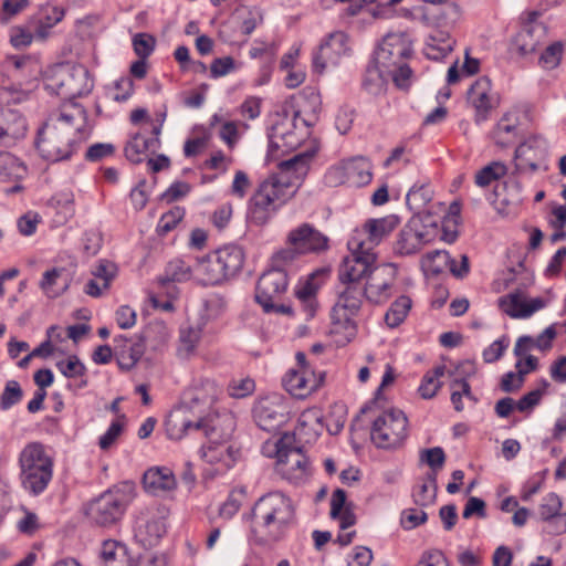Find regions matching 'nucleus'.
<instances>
[{
    "label": "nucleus",
    "mask_w": 566,
    "mask_h": 566,
    "mask_svg": "<svg viewBox=\"0 0 566 566\" xmlns=\"http://www.w3.org/2000/svg\"><path fill=\"white\" fill-rule=\"evenodd\" d=\"M408 437V418L397 408L381 410L370 429L371 442L379 449L399 448Z\"/></svg>",
    "instance_id": "9d476101"
},
{
    "label": "nucleus",
    "mask_w": 566,
    "mask_h": 566,
    "mask_svg": "<svg viewBox=\"0 0 566 566\" xmlns=\"http://www.w3.org/2000/svg\"><path fill=\"white\" fill-rule=\"evenodd\" d=\"M543 389H535L526 395H524L517 402L516 409L521 412L531 411L535 406H537L542 399V396L548 388L549 384L544 379L542 381Z\"/></svg>",
    "instance_id": "e2e57ef3"
},
{
    "label": "nucleus",
    "mask_w": 566,
    "mask_h": 566,
    "mask_svg": "<svg viewBox=\"0 0 566 566\" xmlns=\"http://www.w3.org/2000/svg\"><path fill=\"white\" fill-rule=\"evenodd\" d=\"M321 284L317 282V274L312 273L305 281H300L294 294L303 306L308 318H312L317 308L316 293Z\"/></svg>",
    "instance_id": "f704fd0d"
},
{
    "label": "nucleus",
    "mask_w": 566,
    "mask_h": 566,
    "mask_svg": "<svg viewBox=\"0 0 566 566\" xmlns=\"http://www.w3.org/2000/svg\"><path fill=\"white\" fill-rule=\"evenodd\" d=\"M505 174L506 166L502 163L493 161L476 172L475 184L480 187H486Z\"/></svg>",
    "instance_id": "3c124183"
},
{
    "label": "nucleus",
    "mask_w": 566,
    "mask_h": 566,
    "mask_svg": "<svg viewBox=\"0 0 566 566\" xmlns=\"http://www.w3.org/2000/svg\"><path fill=\"white\" fill-rule=\"evenodd\" d=\"M444 374L446 366L439 365L423 375L418 388V391L423 399H431L437 395L438 390L442 386L440 378L443 377Z\"/></svg>",
    "instance_id": "c03bdc74"
},
{
    "label": "nucleus",
    "mask_w": 566,
    "mask_h": 566,
    "mask_svg": "<svg viewBox=\"0 0 566 566\" xmlns=\"http://www.w3.org/2000/svg\"><path fill=\"white\" fill-rule=\"evenodd\" d=\"M25 171V167L14 156L4 153L0 154V179H10L20 177Z\"/></svg>",
    "instance_id": "864d4df0"
},
{
    "label": "nucleus",
    "mask_w": 566,
    "mask_h": 566,
    "mask_svg": "<svg viewBox=\"0 0 566 566\" xmlns=\"http://www.w3.org/2000/svg\"><path fill=\"white\" fill-rule=\"evenodd\" d=\"M329 239L311 223H302L292 229L286 244L294 245L304 254L325 252L329 248Z\"/></svg>",
    "instance_id": "412c9836"
},
{
    "label": "nucleus",
    "mask_w": 566,
    "mask_h": 566,
    "mask_svg": "<svg viewBox=\"0 0 566 566\" xmlns=\"http://www.w3.org/2000/svg\"><path fill=\"white\" fill-rule=\"evenodd\" d=\"M437 226H427L418 216L412 217L399 231L394 251L400 256L418 253L424 245L434 240Z\"/></svg>",
    "instance_id": "ddd939ff"
},
{
    "label": "nucleus",
    "mask_w": 566,
    "mask_h": 566,
    "mask_svg": "<svg viewBox=\"0 0 566 566\" xmlns=\"http://www.w3.org/2000/svg\"><path fill=\"white\" fill-rule=\"evenodd\" d=\"M545 151L546 142L538 136L531 137L518 145L515 149L513 175L536 171L538 169V161L544 157Z\"/></svg>",
    "instance_id": "393cba45"
},
{
    "label": "nucleus",
    "mask_w": 566,
    "mask_h": 566,
    "mask_svg": "<svg viewBox=\"0 0 566 566\" xmlns=\"http://www.w3.org/2000/svg\"><path fill=\"white\" fill-rule=\"evenodd\" d=\"M23 398V390L17 380H8L0 396V409L9 410Z\"/></svg>",
    "instance_id": "09e8293b"
},
{
    "label": "nucleus",
    "mask_w": 566,
    "mask_h": 566,
    "mask_svg": "<svg viewBox=\"0 0 566 566\" xmlns=\"http://www.w3.org/2000/svg\"><path fill=\"white\" fill-rule=\"evenodd\" d=\"M64 9L53 2L42 4L39 10L29 19V24L34 31L35 39L44 41L49 38L50 31L64 18Z\"/></svg>",
    "instance_id": "a878e982"
},
{
    "label": "nucleus",
    "mask_w": 566,
    "mask_h": 566,
    "mask_svg": "<svg viewBox=\"0 0 566 566\" xmlns=\"http://www.w3.org/2000/svg\"><path fill=\"white\" fill-rule=\"evenodd\" d=\"M146 491L159 495L176 489L177 481L171 469L167 467H154L148 469L143 476Z\"/></svg>",
    "instance_id": "c85d7f7f"
},
{
    "label": "nucleus",
    "mask_w": 566,
    "mask_h": 566,
    "mask_svg": "<svg viewBox=\"0 0 566 566\" xmlns=\"http://www.w3.org/2000/svg\"><path fill=\"white\" fill-rule=\"evenodd\" d=\"M538 12L528 13V19L524 22L513 40V50L520 55L534 53L537 46L546 36V28L538 22Z\"/></svg>",
    "instance_id": "5701e85b"
},
{
    "label": "nucleus",
    "mask_w": 566,
    "mask_h": 566,
    "mask_svg": "<svg viewBox=\"0 0 566 566\" xmlns=\"http://www.w3.org/2000/svg\"><path fill=\"white\" fill-rule=\"evenodd\" d=\"M420 6L415 8V19L434 28L451 29L460 19L459 7L450 0H419Z\"/></svg>",
    "instance_id": "2eb2a0df"
},
{
    "label": "nucleus",
    "mask_w": 566,
    "mask_h": 566,
    "mask_svg": "<svg viewBox=\"0 0 566 566\" xmlns=\"http://www.w3.org/2000/svg\"><path fill=\"white\" fill-rule=\"evenodd\" d=\"M563 45L559 42L548 45L539 57V63L545 69L556 67L562 59Z\"/></svg>",
    "instance_id": "774afa93"
},
{
    "label": "nucleus",
    "mask_w": 566,
    "mask_h": 566,
    "mask_svg": "<svg viewBox=\"0 0 566 566\" xmlns=\"http://www.w3.org/2000/svg\"><path fill=\"white\" fill-rule=\"evenodd\" d=\"M451 265H453V259L446 250H434L428 252L421 259V266L423 271L432 275H438L446 270L451 272Z\"/></svg>",
    "instance_id": "ea45409f"
},
{
    "label": "nucleus",
    "mask_w": 566,
    "mask_h": 566,
    "mask_svg": "<svg viewBox=\"0 0 566 566\" xmlns=\"http://www.w3.org/2000/svg\"><path fill=\"white\" fill-rule=\"evenodd\" d=\"M468 103L474 108V120L481 124L489 119L490 113L500 105L499 96L492 92L491 81L486 76L478 78L468 91Z\"/></svg>",
    "instance_id": "aec40b11"
},
{
    "label": "nucleus",
    "mask_w": 566,
    "mask_h": 566,
    "mask_svg": "<svg viewBox=\"0 0 566 566\" xmlns=\"http://www.w3.org/2000/svg\"><path fill=\"white\" fill-rule=\"evenodd\" d=\"M289 276L286 269L271 266L259 277L255 289V301L266 314L291 315L290 305L281 304L280 300L287 291Z\"/></svg>",
    "instance_id": "1a4fd4ad"
},
{
    "label": "nucleus",
    "mask_w": 566,
    "mask_h": 566,
    "mask_svg": "<svg viewBox=\"0 0 566 566\" xmlns=\"http://www.w3.org/2000/svg\"><path fill=\"white\" fill-rule=\"evenodd\" d=\"M273 447L276 458V472L286 481L300 484L310 475V464L302 448L295 446V436L284 433L275 442L266 441L262 448L263 454H270L266 449Z\"/></svg>",
    "instance_id": "6e6552de"
},
{
    "label": "nucleus",
    "mask_w": 566,
    "mask_h": 566,
    "mask_svg": "<svg viewBox=\"0 0 566 566\" xmlns=\"http://www.w3.org/2000/svg\"><path fill=\"white\" fill-rule=\"evenodd\" d=\"M28 130L25 117L19 109L0 107V146L13 147L22 140Z\"/></svg>",
    "instance_id": "b1692460"
},
{
    "label": "nucleus",
    "mask_w": 566,
    "mask_h": 566,
    "mask_svg": "<svg viewBox=\"0 0 566 566\" xmlns=\"http://www.w3.org/2000/svg\"><path fill=\"white\" fill-rule=\"evenodd\" d=\"M500 306L505 314L513 318H526L545 306L541 297L526 301L521 293H511L500 298Z\"/></svg>",
    "instance_id": "bb28decb"
},
{
    "label": "nucleus",
    "mask_w": 566,
    "mask_h": 566,
    "mask_svg": "<svg viewBox=\"0 0 566 566\" xmlns=\"http://www.w3.org/2000/svg\"><path fill=\"white\" fill-rule=\"evenodd\" d=\"M437 488L436 474H428L427 481L422 482L413 490L412 496L415 503L422 507L431 505L436 500Z\"/></svg>",
    "instance_id": "de8ad7c7"
},
{
    "label": "nucleus",
    "mask_w": 566,
    "mask_h": 566,
    "mask_svg": "<svg viewBox=\"0 0 566 566\" xmlns=\"http://www.w3.org/2000/svg\"><path fill=\"white\" fill-rule=\"evenodd\" d=\"M185 210L180 207H175L168 212L164 213L157 224V232L161 235L167 234L176 228L182 220Z\"/></svg>",
    "instance_id": "4d7b16f0"
},
{
    "label": "nucleus",
    "mask_w": 566,
    "mask_h": 566,
    "mask_svg": "<svg viewBox=\"0 0 566 566\" xmlns=\"http://www.w3.org/2000/svg\"><path fill=\"white\" fill-rule=\"evenodd\" d=\"M71 284V277L64 268L46 270L39 282V287L49 298H56L64 294Z\"/></svg>",
    "instance_id": "2f4dec72"
},
{
    "label": "nucleus",
    "mask_w": 566,
    "mask_h": 566,
    "mask_svg": "<svg viewBox=\"0 0 566 566\" xmlns=\"http://www.w3.org/2000/svg\"><path fill=\"white\" fill-rule=\"evenodd\" d=\"M235 427L234 417L230 412L211 411L195 418L190 430H201L208 440L202 447L203 458L209 463L223 462L230 467L234 461L231 448L224 443L231 438Z\"/></svg>",
    "instance_id": "423d86ee"
},
{
    "label": "nucleus",
    "mask_w": 566,
    "mask_h": 566,
    "mask_svg": "<svg viewBox=\"0 0 566 566\" xmlns=\"http://www.w3.org/2000/svg\"><path fill=\"white\" fill-rule=\"evenodd\" d=\"M168 510L161 505L143 509L135 526V538L143 547L149 548L157 545L166 533V517Z\"/></svg>",
    "instance_id": "4468645a"
},
{
    "label": "nucleus",
    "mask_w": 566,
    "mask_h": 566,
    "mask_svg": "<svg viewBox=\"0 0 566 566\" xmlns=\"http://www.w3.org/2000/svg\"><path fill=\"white\" fill-rule=\"evenodd\" d=\"M161 146L160 138L153 135V137H145L143 134H135L125 146L126 158L134 163L139 164L143 161V156L147 153L155 154Z\"/></svg>",
    "instance_id": "72a5a7b5"
},
{
    "label": "nucleus",
    "mask_w": 566,
    "mask_h": 566,
    "mask_svg": "<svg viewBox=\"0 0 566 566\" xmlns=\"http://www.w3.org/2000/svg\"><path fill=\"white\" fill-rule=\"evenodd\" d=\"M296 522L293 500L281 491L269 492L252 507L249 539L256 546H273L287 536Z\"/></svg>",
    "instance_id": "20e7f679"
},
{
    "label": "nucleus",
    "mask_w": 566,
    "mask_h": 566,
    "mask_svg": "<svg viewBox=\"0 0 566 566\" xmlns=\"http://www.w3.org/2000/svg\"><path fill=\"white\" fill-rule=\"evenodd\" d=\"M206 322L192 323L188 321L179 329L178 356L188 358L197 348Z\"/></svg>",
    "instance_id": "c9c22d12"
},
{
    "label": "nucleus",
    "mask_w": 566,
    "mask_h": 566,
    "mask_svg": "<svg viewBox=\"0 0 566 566\" xmlns=\"http://www.w3.org/2000/svg\"><path fill=\"white\" fill-rule=\"evenodd\" d=\"M252 417L260 429L272 432L290 420V407L282 395L270 394L254 402Z\"/></svg>",
    "instance_id": "f8f14e48"
},
{
    "label": "nucleus",
    "mask_w": 566,
    "mask_h": 566,
    "mask_svg": "<svg viewBox=\"0 0 566 566\" xmlns=\"http://www.w3.org/2000/svg\"><path fill=\"white\" fill-rule=\"evenodd\" d=\"M349 182L356 186H364L371 180V164L365 157H355L344 160Z\"/></svg>",
    "instance_id": "58836bf2"
},
{
    "label": "nucleus",
    "mask_w": 566,
    "mask_h": 566,
    "mask_svg": "<svg viewBox=\"0 0 566 566\" xmlns=\"http://www.w3.org/2000/svg\"><path fill=\"white\" fill-rule=\"evenodd\" d=\"M398 217L390 214L378 219H368L360 229H355L350 237L354 249L367 248L374 251L398 226Z\"/></svg>",
    "instance_id": "f3484780"
},
{
    "label": "nucleus",
    "mask_w": 566,
    "mask_h": 566,
    "mask_svg": "<svg viewBox=\"0 0 566 566\" xmlns=\"http://www.w3.org/2000/svg\"><path fill=\"white\" fill-rule=\"evenodd\" d=\"M411 53V41L406 33H389L382 39L374 60L386 71L401 65Z\"/></svg>",
    "instance_id": "a211bd4d"
},
{
    "label": "nucleus",
    "mask_w": 566,
    "mask_h": 566,
    "mask_svg": "<svg viewBox=\"0 0 566 566\" xmlns=\"http://www.w3.org/2000/svg\"><path fill=\"white\" fill-rule=\"evenodd\" d=\"M193 277V266L187 264L181 259L170 261L166 269L165 274L159 279L163 285L169 282H184Z\"/></svg>",
    "instance_id": "37998d69"
},
{
    "label": "nucleus",
    "mask_w": 566,
    "mask_h": 566,
    "mask_svg": "<svg viewBox=\"0 0 566 566\" xmlns=\"http://www.w3.org/2000/svg\"><path fill=\"white\" fill-rule=\"evenodd\" d=\"M398 269L392 263L377 265L364 283V300L374 304L387 302L396 291Z\"/></svg>",
    "instance_id": "dca6fc26"
},
{
    "label": "nucleus",
    "mask_w": 566,
    "mask_h": 566,
    "mask_svg": "<svg viewBox=\"0 0 566 566\" xmlns=\"http://www.w3.org/2000/svg\"><path fill=\"white\" fill-rule=\"evenodd\" d=\"M35 38L31 25H15L10 30V43L15 49L28 48Z\"/></svg>",
    "instance_id": "6e6d98bb"
},
{
    "label": "nucleus",
    "mask_w": 566,
    "mask_h": 566,
    "mask_svg": "<svg viewBox=\"0 0 566 566\" xmlns=\"http://www.w3.org/2000/svg\"><path fill=\"white\" fill-rule=\"evenodd\" d=\"M20 480L23 489L32 495L45 491L53 476V460L40 442L28 443L19 454Z\"/></svg>",
    "instance_id": "0eeeda50"
},
{
    "label": "nucleus",
    "mask_w": 566,
    "mask_h": 566,
    "mask_svg": "<svg viewBox=\"0 0 566 566\" xmlns=\"http://www.w3.org/2000/svg\"><path fill=\"white\" fill-rule=\"evenodd\" d=\"M124 420L125 416L122 415L119 419L113 421L108 427L107 431L103 436H101L98 446L102 450L109 449L118 439L124 429Z\"/></svg>",
    "instance_id": "69168bd1"
},
{
    "label": "nucleus",
    "mask_w": 566,
    "mask_h": 566,
    "mask_svg": "<svg viewBox=\"0 0 566 566\" xmlns=\"http://www.w3.org/2000/svg\"><path fill=\"white\" fill-rule=\"evenodd\" d=\"M214 254L228 279L241 271L245 259L241 247L235 244L224 245L214 251Z\"/></svg>",
    "instance_id": "e433bc0d"
},
{
    "label": "nucleus",
    "mask_w": 566,
    "mask_h": 566,
    "mask_svg": "<svg viewBox=\"0 0 566 566\" xmlns=\"http://www.w3.org/2000/svg\"><path fill=\"white\" fill-rule=\"evenodd\" d=\"M56 367L67 378L83 376L86 371L84 364L75 355L70 356L65 360L57 361Z\"/></svg>",
    "instance_id": "052dcab7"
},
{
    "label": "nucleus",
    "mask_w": 566,
    "mask_h": 566,
    "mask_svg": "<svg viewBox=\"0 0 566 566\" xmlns=\"http://www.w3.org/2000/svg\"><path fill=\"white\" fill-rule=\"evenodd\" d=\"M322 421L323 415L318 409H307L303 411L298 418L297 430L302 432L305 427H310L314 432H317L318 429L323 428Z\"/></svg>",
    "instance_id": "0e129e2a"
},
{
    "label": "nucleus",
    "mask_w": 566,
    "mask_h": 566,
    "mask_svg": "<svg viewBox=\"0 0 566 566\" xmlns=\"http://www.w3.org/2000/svg\"><path fill=\"white\" fill-rule=\"evenodd\" d=\"M563 503L560 497L551 492L542 499V503L538 506V515L543 521H549L560 514Z\"/></svg>",
    "instance_id": "603ef678"
},
{
    "label": "nucleus",
    "mask_w": 566,
    "mask_h": 566,
    "mask_svg": "<svg viewBox=\"0 0 566 566\" xmlns=\"http://www.w3.org/2000/svg\"><path fill=\"white\" fill-rule=\"evenodd\" d=\"M220 392L214 380L195 379L184 392L182 402L168 415L165 421L168 437L172 440L182 439L192 428L195 418L212 411Z\"/></svg>",
    "instance_id": "39448f33"
},
{
    "label": "nucleus",
    "mask_w": 566,
    "mask_h": 566,
    "mask_svg": "<svg viewBox=\"0 0 566 566\" xmlns=\"http://www.w3.org/2000/svg\"><path fill=\"white\" fill-rule=\"evenodd\" d=\"M86 120L87 113L77 103L64 104L52 113L35 140L41 156L51 161L69 159L85 139Z\"/></svg>",
    "instance_id": "7ed1b4c3"
},
{
    "label": "nucleus",
    "mask_w": 566,
    "mask_h": 566,
    "mask_svg": "<svg viewBox=\"0 0 566 566\" xmlns=\"http://www.w3.org/2000/svg\"><path fill=\"white\" fill-rule=\"evenodd\" d=\"M433 198L430 184H416L407 193L406 203L410 210L420 213Z\"/></svg>",
    "instance_id": "a19ab883"
},
{
    "label": "nucleus",
    "mask_w": 566,
    "mask_h": 566,
    "mask_svg": "<svg viewBox=\"0 0 566 566\" xmlns=\"http://www.w3.org/2000/svg\"><path fill=\"white\" fill-rule=\"evenodd\" d=\"M452 41L447 33L440 32L437 35H430L424 46V54L430 60H441L453 49Z\"/></svg>",
    "instance_id": "79ce46f5"
},
{
    "label": "nucleus",
    "mask_w": 566,
    "mask_h": 566,
    "mask_svg": "<svg viewBox=\"0 0 566 566\" xmlns=\"http://www.w3.org/2000/svg\"><path fill=\"white\" fill-rule=\"evenodd\" d=\"M155 44V38L147 33H138L133 39L134 51L140 59H147L153 53Z\"/></svg>",
    "instance_id": "338daca9"
},
{
    "label": "nucleus",
    "mask_w": 566,
    "mask_h": 566,
    "mask_svg": "<svg viewBox=\"0 0 566 566\" xmlns=\"http://www.w3.org/2000/svg\"><path fill=\"white\" fill-rule=\"evenodd\" d=\"M29 97L30 93L28 91L13 86L3 87L0 92V101L3 104L2 107H12L22 104L27 102Z\"/></svg>",
    "instance_id": "bf43d9fd"
},
{
    "label": "nucleus",
    "mask_w": 566,
    "mask_h": 566,
    "mask_svg": "<svg viewBox=\"0 0 566 566\" xmlns=\"http://www.w3.org/2000/svg\"><path fill=\"white\" fill-rule=\"evenodd\" d=\"M313 154L303 151L283 160L277 172L262 181L248 203V220L255 226H263L276 211L291 200L304 181L310 169Z\"/></svg>",
    "instance_id": "f03ea898"
},
{
    "label": "nucleus",
    "mask_w": 566,
    "mask_h": 566,
    "mask_svg": "<svg viewBox=\"0 0 566 566\" xmlns=\"http://www.w3.org/2000/svg\"><path fill=\"white\" fill-rule=\"evenodd\" d=\"M420 461L427 463L432 470V473L437 475V471L440 470L446 462V453L440 447L423 449L420 451Z\"/></svg>",
    "instance_id": "13d9d810"
},
{
    "label": "nucleus",
    "mask_w": 566,
    "mask_h": 566,
    "mask_svg": "<svg viewBox=\"0 0 566 566\" xmlns=\"http://www.w3.org/2000/svg\"><path fill=\"white\" fill-rule=\"evenodd\" d=\"M226 302L220 295L209 296L205 303L200 313V319L198 322H206V324L219 317L224 311Z\"/></svg>",
    "instance_id": "5fc2aeb1"
},
{
    "label": "nucleus",
    "mask_w": 566,
    "mask_h": 566,
    "mask_svg": "<svg viewBox=\"0 0 566 566\" xmlns=\"http://www.w3.org/2000/svg\"><path fill=\"white\" fill-rule=\"evenodd\" d=\"M117 265L109 260H99L92 269L94 279L103 283L104 289H109L112 281L117 276Z\"/></svg>",
    "instance_id": "8fccbe9b"
},
{
    "label": "nucleus",
    "mask_w": 566,
    "mask_h": 566,
    "mask_svg": "<svg viewBox=\"0 0 566 566\" xmlns=\"http://www.w3.org/2000/svg\"><path fill=\"white\" fill-rule=\"evenodd\" d=\"M129 501L125 490L115 486L90 501L84 506V514L95 525L111 526L120 521Z\"/></svg>",
    "instance_id": "9b49d317"
},
{
    "label": "nucleus",
    "mask_w": 566,
    "mask_h": 566,
    "mask_svg": "<svg viewBox=\"0 0 566 566\" xmlns=\"http://www.w3.org/2000/svg\"><path fill=\"white\" fill-rule=\"evenodd\" d=\"M193 277L202 285L220 284L228 279L214 252L197 260Z\"/></svg>",
    "instance_id": "c756f323"
},
{
    "label": "nucleus",
    "mask_w": 566,
    "mask_h": 566,
    "mask_svg": "<svg viewBox=\"0 0 566 566\" xmlns=\"http://www.w3.org/2000/svg\"><path fill=\"white\" fill-rule=\"evenodd\" d=\"M153 334H159L161 342H165L167 338V332L164 324L156 323L149 325L137 342H134L133 345H129L127 349L120 350L119 365L123 368L128 369L133 367L142 358L146 348L145 342L148 340Z\"/></svg>",
    "instance_id": "cd10ccee"
},
{
    "label": "nucleus",
    "mask_w": 566,
    "mask_h": 566,
    "mask_svg": "<svg viewBox=\"0 0 566 566\" xmlns=\"http://www.w3.org/2000/svg\"><path fill=\"white\" fill-rule=\"evenodd\" d=\"M59 78L63 95L75 97L87 93V71L84 67L62 69Z\"/></svg>",
    "instance_id": "7c9ffc66"
},
{
    "label": "nucleus",
    "mask_w": 566,
    "mask_h": 566,
    "mask_svg": "<svg viewBox=\"0 0 566 566\" xmlns=\"http://www.w3.org/2000/svg\"><path fill=\"white\" fill-rule=\"evenodd\" d=\"M388 77L390 76L398 88L407 90L411 83L412 71L407 62L397 65V67L386 70Z\"/></svg>",
    "instance_id": "680f3d73"
},
{
    "label": "nucleus",
    "mask_w": 566,
    "mask_h": 566,
    "mask_svg": "<svg viewBox=\"0 0 566 566\" xmlns=\"http://www.w3.org/2000/svg\"><path fill=\"white\" fill-rule=\"evenodd\" d=\"M324 381V376H318L308 367L303 369H291L282 379V384L287 392L293 397L304 399L317 390Z\"/></svg>",
    "instance_id": "4be33fe9"
},
{
    "label": "nucleus",
    "mask_w": 566,
    "mask_h": 566,
    "mask_svg": "<svg viewBox=\"0 0 566 566\" xmlns=\"http://www.w3.org/2000/svg\"><path fill=\"white\" fill-rule=\"evenodd\" d=\"M101 556L104 566H126V547L116 541H105L102 546Z\"/></svg>",
    "instance_id": "a18cd8bd"
},
{
    "label": "nucleus",
    "mask_w": 566,
    "mask_h": 566,
    "mask_svg": "<svg viewBox=\"0 0 566 566\" xmlns=\"http://www.w3.org/2000/svg\"><path fill=\"white\" fill-rule=\"evenodd\" d=\"M411 308V300L407 295L399 296L389 307L385 314L386 324L395 328L399 326L407 317Z\"/></svg>",
    "instance_id": "49530a36"
},
{
    "label": "nucleus",
    "mask_w": 566,
    "mask_h": 566,
    "mask_svg": "<svg viewBox=\"0 0 566 566\" xmlns=\"http://www.w3.org/2000/svg\"><path fill=\"white\" fill-rule=\"evenodd\" d=\"M388 75L386 71L378 66L375 60L366 67L363 78V88L370 95L378 96L386 91Z\"/></svg>",
    "instance_id": "4c0bfd02"
},
{
    "label": "nucleus",
    "mask_w": 566,
    "mask_h": 566,
    "mask_svg": "<svg viewBox=\"0 0 566 566\" xmlns=\"http://www.w3.org/2000/svg\"><path fill=\"white\" fill-rule=\"evenodd\" d=\"M349 254L343 259L338 269V279L343 289L338 291L337 300L331 311V335L337 346L352 342L358 331L356 317L364 303L363 279L369 277L374 271L377 256L374 251L354 249L350 239L347 242Z\"/></svg>",
    "instance_id": "f257e3e1"
},
{
    "label": "nucleus",
    "mask_w": 566,
    "mask_h": 566,
    "mask_svg": "<svg viewBox=\"0 0 566 566\" xmlns=\"http://www.w3.org/2000/svg\"><path fill=\"white\" fill-rule=\"evenodd\" d=\"M348 52V36L342 31L332 32L313 53L314 71L321 74L327 66L337 65Z\"/></svg>",
    "instance_id": "6ab92c4d"
},
{
    "label": "nucleus",
    "mask_w": 566,
    "mask_h": 566,
    "mask_svg": "<svg viewBox=\"0 0 566 566\" xmlns=\"http://www.w3.org/2000/svg\"><path fill=\"white\" fill-rule=\"evenodd\" d=\"M520 116L516 111H509L497 122L492 132L495 144L500 147H507L518 138Z\"/></svg>",
    "instance_id": "473e14b6"
}]
</instances>
